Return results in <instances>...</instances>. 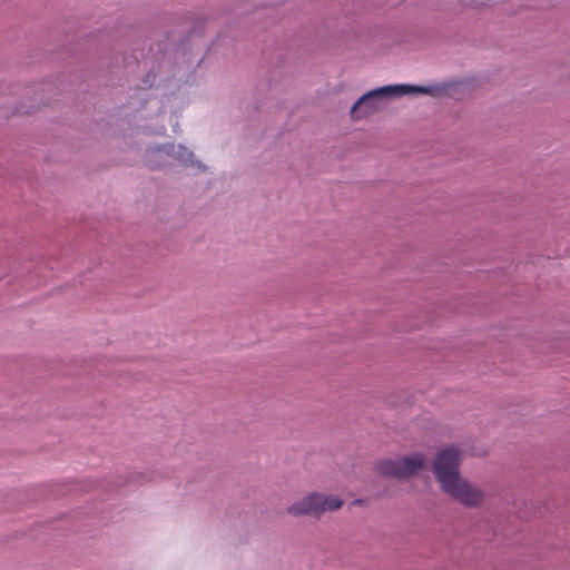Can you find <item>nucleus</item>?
Wrapping results in <instances>:
<instances>
[{"label":"nucleus","mask_w":570,"mask_h":570,"mask_svg":"<svg viewBox=\"0 0 570 570\" xmlns=\"http://www.w3.org/2000/svg\"><path fill=\"white\" fill-rule=\"evenodd\" d=\"M343 505V501L335 495L314 492L304 497L288 507L287 512L292 515L320 517L327 511H336Z\"/></svg>","instance_id":"obj_3"},{"label":"nucleus","mask_w":570,"mask_h":570,"mask_svg":"<svg viewBox=\"0 0 570 570\" xmlns=\"http://www.w3.org/2000/svg\"><path fill=\"white\" fill-rule=\"evenodd\" d=\"M426 460L422 454L387 459L377 463L376 470L384 476L407 479L425 466Z\"/></svg>","instance_id":"obj_4"},{"label":"nucleus","mask_w":570,"mask_h":570,"mask_svg":"<svg viewBox=\"0 0 570 570\" xmlns=\"http://www.w3.org/2000/svg\"><path fill=\"white\" fill-rule=\"evenodd\" d=\"M431 88L410 85H394L376 88L364 94L351 108L353 118L358 119L370 115L379 108V100L387 97L404 96L409 94H430Z\"/></svg>","instance_id":"obj_2"},{"label":"nucleus","mask_w":570,"mask_h":570,"mask_svg":"<svg viewBox=\"0 0 570 570\" xmlns=\"http://www.w3.org/2000/svg\"><path fill=\"white\" fill-rule=\"evenodd\" d=\"M460 450L449 446L441 450L433 463V472L441 489L466 507H478L484 499L483 492L462 479L459 473Z\"/></svg>","instance_id":"obj_1"}]
</instances>
